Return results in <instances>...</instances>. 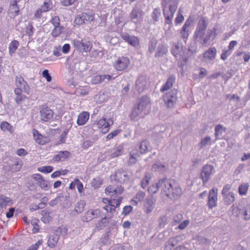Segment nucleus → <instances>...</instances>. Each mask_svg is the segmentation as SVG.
<instances>
[{
    "label": "nucleus",
    "mask_w": 250,
    "mask_h": 250,
    "mask_svg": "<svg viewBox=\"0 0 250 250\" xmlns=\"http://www.w3.org/2000/svg\"><path fill=\"white\" fill-rule=\"evenodd\" d=\"M43 12H46L52 8V3L50 1H44L40 8Z\"/></svg>",
    "instance_id": "obj_43"
},
{
    "label": "nucleus",
    "mask_w": 250,
    "mask_h": 250,
    "mask_svg": "<svg viewBox=\"0 0 250 250\" xmlns=\"http://www.w3.org/2000/svg\"><path fill=\"white\" fill-rule=\"evenodd\" d=\"M22 161H18L14 165H13L11 167V170L13 172L18 171L20 170L22 166Z\"/></svg>",
    "instance_id": "obj_50"
},
{
    "label": "nucleus",
    "mask_w": 250,
    "mask_h": 250,
    "mask_svg": "<svg viewBox=\"0 0 250 250\" xmlns=\"http://www.w3.org/2000/svg\"><path fill=\"white\" fill-rule=\"evenodd\" d=\"M155 201V199L151 196L146 198L144 204V211L146 214H149L152 212L154 208Z\"/></svg>",
    "instance_id": "obj_18"
},
{
    "label": "nucleus",
    "mask_w": 250,
    "mask_h": 250,
    "mask_svg": "<svg viewBox=\"0 0 250 250\" xmlns=\"http://www.w3.org/2000/svg\"><path fill=\"white\" fill-rule=\"evenodd\" d=\"M167 168V165L166 164H161L159 162L152 165V170L155 171L163 172Z\"/></svg>",
    "instance_id": "obj_35"
},
{
    "label": "nucleus",
    "mask_w": 250,
    "mask_h": 250,
    "mask_svg": "<svg viewBox=\"0 0 250 250\" xmlns=\"http://www.w3.org/2000/svg\"><path fill=\"white\" fill-rule=\"evenodd\" d=\"M42 243V240H38L37 243L35 244H33L31 246H30L27 250H37L40 246H41Z\"/></svg>",
    "instance_id": "obj_60"
},
{
    "label": "nucleus",
    "mask_w": 250,
    "mask_h": 250,
    "mask_svg": "<svg viewBox=\"0 0 250 250\" xmlns=\"http://www.w3.org/2000/svg\"><path fill=\"white\" fill-rule=\"evenodd\" d=\"M59 235L56 233L50 234L48 237L47 244L48 247L51 248L55 247L58 242Z\"/></svg>",
    "instance_id": "obj_24"
},
{
    "label": "nucleus",
    "mask_w": 250,
    "mask_h": 250,
    "mask_svg": "<svg viewBox=\"0 0 250 250\" xmlns=\"http://www.w3.org/2000/svg\"><path fill=\"white\" fill-rule=\"evenodd\" d=\"M214 173V167L210 165L204 166L201 170V178L203 184H206L209 180L210 177Z\"/></svg>",
    "instance_id": "obj_8"
},
{
    "label": "nucleus",
    "mask_w": 250,
    "mask_h": 250,
    "mask_svg": "<svg viewBox=\"0 0 250 250\" xmlns=\"http://www.w3.org/2000/svg\"><path fill=\"white\" fill-rule=\"evenodd\" d=\"M11 204V201L9 198L0 195V211H2L3 208L7 206H10Z\"/></svg>",
    "instance_id": "obj_31"
},
{
    "label": "nucleus",
    "mask_w": 250,
    "mask_h": 250,
    "mask_svg": "<svg viewBox=\"0 0 250 250\" xmlns=\"http://www.w3.org/2000/svg\"><path fill=\"white\" fill-rule=\"evenodd\" d=\"M34 29L32 23H29L27 27L26 33L29 36H32L34 33Z\"/></svg>",
    "instance_id": "obj_61"
},
{
    "label": "nucleus",
    "mask_w": 250,
    "mask_h": 250,
    "mask_svg": "<svg viewBox=\"0 0 250 250\" xmlns=\"http://www.w3.org/2000/svg\"><path fill=\"white\" fill-rule=\"evenodd\" d=\"M19 46V42L17 40H13L9 43L8 50L10 56H12L16 52Z\"/></svg>",
    "instance_id": "obj_33"
},
{
    "label": "nucleus",
    "mask_w": 250,
    "mask_h": 250,
    "mask_svg": "<svg viewBox=\"0 0 250 250\" xmlns=\"http://www.w3.org/2000/svg\"><path fill=\"white\" fill-rule=\"evenodd\" d=\"M42 76L46 78L47 82H49L52 80V77L49 74L48 70L47 69L44 70L42 73Z\"/></svg>",
    "instance_id": "obj_64"
},
{
    "label": "nucleus",
    "mask_w": 250,
    "mask_h": 250,
    "mask_svg": "<svg viewBox=\"0 0 250 250\" xmlns=\"http://www.w3.org/2000/svg\"><path fill=\"white\" fill-rule=\"evenodd\" d=\"M36 180L40 184V186L42 188L45 189L49 187V183L48 181L44 180L42 175L40 174H37L36 177Z\"/></svg>",
    "instance_id": "obj_36"
},
{
    "label": "nucleus",
    "mask_w": 250,
    "mask_h": 250,
    "mask_svg": "<svg viewBox=\"0 0 250 250\" xmlns=\"http://www.w3.org/2000/svg\"><path fill=\"white\" fill-rule=\"evenodd\" d=\"M70 155V153L68 151H60L54 156L53 160L56 162L63 161L69 157Z\"/></svg>",
    "instance_id": "obj_26"
},
{
    "label": "nucleus",
    "mask_w": 250,
    "mask_h": 250,
    "mask_svg": "<svg viewBox=\"0 0 250 250\" xmlns=\"http://www.w3.org/2000/svg\"><path fill=\"white\" fill-rule=\"evenodd\" d=\"M102 185V180L99 178H94L93 179L91 185L95 188H99Z\"/></svg>",
    "instance_id": "obj_49"
},
{
    "label": "nucleus",
    "mask_w": 250,
    "mask_h": 250,
    "mask_svg": "<svg viewBox=\"0 0 250 250\" xmlns=\"http://www.w3.org/2000/svg\"><path fill=\"white\" fill-rule=\"evenodd\" d=\"M67 233V228L66 227L64 226H61L59 228H58L56 230V233L60 235H62L63 236H65L66 235Z\"/></svg>",
    "instance_id": "obj_48"
},
{
    "label": "nucleus",
    "mask_w": 250,
    "mask_h": 250,
    "mask_svg": "<svg viewBox=\"0 0 250 250\" xmlns=\"http://www.w3.org/2000/svg\"><path fill=\"white\" fill-rule=\"evenodd\" d=\"M167 52L166 47L162 44H159L156 47L155 57H161L165 54Z\"/></svg>",
    "instance_id": "obj_37"
},
{
    "label": "nucleus",
    "mask_w": 250,
    "mask_h": 250,
    "mask_svg": "<svg viewBox=\"0 0 250 250\" xmlns=\"http://www.w3.org/2000/svg\"><path fill=\"white\" fill-rule=\"evenodd\" d=\"M85 206V203L84 201L81 200L76 204L74 211L77 213H81L83 211Z\"/></svg>",
    "instance_id": "obj_41"
},
{
    "label": "nucleus",
    "mask_w": 250,
    "mask_h": 250,
    "mask_svg": "<svg viewBox=\"0 0 250 250\" xmlns=\"http://www.w3.org/2000/svg\"><path fill=\"white\" fill-rule=\"evenodd\" d=\"M15 84L16 87L21 88L25 92L28 94L30 91V87L26 81L21 76H17L15 80Z\"/></svg>",
    "instance_id": "obj_16"
},
{
    "label": "nucleus",
    "mask_w": 250,
    "mask_h": 250,
    "mask_svg": "<svg viewBox=\"0 0 250 250\" xmlns=\"http://www.w3.org/2000/svg\"><path fill=\"white\" fill-rule=\"evenodd\" d=\"M1 129L3 131H8L10 133L14 132L13 126L7 122H2L0 125Z\"/></svg>",
    "instance_id": "obj_38"
},
{
    "label": "nucleus",
    "mask_w": 250,
    "mask_h": 250,
    "mask_svg": "<svg viewBox=\"0 0 250 250\" xmlns=\"http://www.w3.org/2000/svg\"><path fill=\"white\" fill-rule=\"evenodd\" d=\"M22 92H23L22 89L18 87H16L14 89V93L16 96L15 100L17 104H20L26 98L25 96L22 94Z\"/></svg>",
    "instance_id": "obj_29"
},
{
    "label": "nucleus",
    "mask_w": 250,
    "mask_h": 250,
    "mask_svg": "<svg viewBox=\"0 0 250 250\" xmlns=\"http://www.w3.org/2000/svg\"><path fill=\"white\" fill-rule=\"evenodd\" d=\"M216 28L215 27H214L212 30L208 29L207 30V32L206 35H204L203 38L202 39V40L203 41V44H207L208 43H209V42L211 39V37L213 35L214 38L216 36V32H215Z\"/></svg>",
    "instance_id": "obj_27"
},
{
    "label": "nucleus",
    "mask_w": 250,
    "mask_h": 250,
    "mask_svg": "<svg viewBox=\"0 0 250 250\" xmlns=\"http://www.w3.org/2000/svg\"><path fill=\"white\" fill-rule=\"evenodd\" d=\"M160 15V10L158 9H155L151 16L152 19L155 22L158 21L159 20Z\"/></svg>",
    "instance_id": "obj_53"
},
{
    "label": "nucleus",
    "mask_w": 250,
    "mask_h": 250,
    "mask_svg": "<svg viewBox=\"0 0 250 250\" xmlns=\"http://www.w3.org/2000/svg\"><path fill=\"white\" fill-rule=\"evenodd\" d=\"M150 179V176L149 174L146 173V174L145 177L143 178V179L142 180L141 182V187L143 188H146L149 182Z\"/></svg>",
    "instance_id": "obj_47"
},
{
    "label": "nucleus",
    "mask_w": 250,
    "mask_h": 250,
    "mask_svg": "<svg viewBox=\"0 0 250 250\" xmlns=\"http://www.w3.org/2000/svg\"><path fill=\"white\" fill-rule=\"evenodd\" d=\"M184 20V17L182 15L180 12V10H179L178 11V14L175 19V23L176 25L181 24Z\"/></svg>",
    "instance_id": "obj_56"
},
{
    "label": "nucleus",
    "mask_w": 250,
    "mask_h": 250,
    "mask_svg": "<svg viewBox=\"0 0 250 250\" xmlns=\"http://www.w3.org/2000/svg\"><path fill=\"white\" fill-rule=\"evenodd\" d=\"M120 132V130L117 129L114 131L110 133L106 136L107 140H110L116 136Z\"/></svg>",
    "instance_id": "obj_63"
},
{
    "label": "nucleus",
    "mask_w": 250,
    "mask_h": 250,
    "mask_svg": "<svg viewBox=\"0 0 250 250\" xmlns=\"http://www.w3.org/2000/svg\"><path fill=\"white\" fill-rule=\"evenodd\" d=\"M231 53L232 52L228 49L227 50H223V52L221 55V59L223 60H226L228 56H229L231 54Z\"/></svg>",
    "instance_id": "obj_58"
},
{
    "label": "nucleus",
    "mask_w": 250,
    "mask_h": 250,
    "mask_svg": "<svg viewBox=\"0 0 250 250\" xmlns=\"http://www.w3.org/2000/svg\"><path fill=\"white\" fill-rule=\"evenodd\" d=\"M89 118V113L86 111L81 112L78 116L77 123L78 125H83L86 124Z\"/></svg>",
    "instance_id": "obj_25"
},
{
    "label": "nucleus",
    "mask_w": 250,
    "mask_h": 250,
    "mask_svg": "<svg viewBox=\"0 0 250 250\" xmlns=\"http://www.w3.org/2000/svg\"><path fill=\"white\" fill-rule=\"evenodd\" d=\"M163 100L166 105L167 107H170L172 106V90H170L168 92L165 93L163 96Z\"/></svg>",
    "instance_id": "obj_32"
},
{
    "label": "nucleus",
    "mask_w": 250,
    "mask_h": 250,
    "mask_svg": "<svg viewBox=\"0 0 250 250\" xmlns=\"http://www.w3.org/2000/svg\"><path fill=\"white\" fill-rule=\"evenodd\" d=\"M113 124V121L111 118L106 120L103 118L97 121L95 125H97L99 128H101L102 132L104 134H105L109 130V127Z\"/></svg>",
    "instance_id": "obj_10"
},
{
    "label": "nucleus",
    "mask_w": 250,
    "mask_h": 250,
    "mask_svg": "<svg viewBox=\"0 0 250 250\" xmlns=\"http://www.w3.org/2000/svg\"><path fill=\"white\" fill-rule=\"evenodd\" d=\"M124 191L123 188L119 183L117 185H110L106 188L105 193L111 196V199L104 198L103 202L107 204L103 207V208L107 212V214L101 220V223H105L106 220L111 218L115 214H117L116 208H118L122 200V198L119 196Z\"/></svg>",
    "instance_id": "obj_1"
},
{
    "label": "nucleus",
    "mask_w": 250,
    "mask_h": 250,
    "mask_svg": "<svg viewBox=\"0 0 250 250\" xmlns=\"http://www.w3.org/2000/svg\"><path fill=\"white\" fill-rule=\"evenodd\" d=\"M130 175L125 171H119L115 174L114 178L115 181H118L119 183L125 182L129 180Z\"/></svg>",
    "instance_id": "obj_22"
},
{
    "label": "nucleus",
    "mask_w": 250,
    "mask_h": 250,
    "mask_svg": "<svg viewBox=\"0 0 250 250\" xmlns=\"http://www.w3.org/2000/svg\"><path fill=\"white\" fill-rule=\"evenodd\" d=\"M151 109L150 100L147 97H143L139 103L135 106L130 114L131 120L137 121L144 118Z\"/></svg>",
    "instance_id": "obj_2"
},
{
    "label": "nucleus",
    "mask_w": 250,
    "mask_h": 250,
    "mask_svg": "<svg viewBox=\"0 0 250 250\" xmlns=\"http://www.w3.org/2000/svg\"><path fill=\"white\" fill-rule=\"evenodd\" d=\"M88 88L86 87H80L77 90V93L81 95H87L88 93Z\"/></svg>",
    "instance_id": "obj_59"
},
{
    "label": "nucleus",
    "mask_w": 250,
    "mask_h": 250,
    "mask_svg": "<svg viewBox=\"0 0 250 250\" xmlns=\"http://www.w3.org/2000/svg\"><path fill=\"white\" fill-rule=\"evenodd\" d=\"M224 202L227 205H230L235 200L234 194L232 192H228V194L224 195Z\"/></svg>",
    "instance_id": "obj_39"
},
{
    "label": "nucleus",
    "mask_w": 250,
    "mask_h": 250,
    "mask_svg": "<svg viewBox=\"0 0 250 250\" xmlns=\"http://www.w3.org/2000/svg\"><path fill=\"white\" fill-rule=\"evenodd\" d=\"M163 184L164 187H163L162 188V194L170 198L172 192V185L169 181L167 180H161L158 183L153 184L148 188V192L152 194L156 193L158 190L160 185H162Z\"/></svg>",
    "instance_id": "obj_4"
},
{
    "label": "nucleus",
    "mask_w": 250,
    "mask_h": 250,
    "mask_svg": "<svg viewBox=\"0 0 250 250\" xmlns=\"http://www.w3.org/2000/svg\"><path fill=\"white\" fill-rule=\"evenodd\" d=\"M84 22H90L94 20V15L91 12L83 13L82 14Z\"/></svg>",
    "instance_id": "obj_44"
},
{
    "label": "nucleus",
    "mask_w": 250,
    "mask_h": 250,
    "mask_svg": "<svg viewBox=\"0 0 250 250\" xmlns=\"http://www.w3.org/2000/svg\"><path fill=\"white\" fill-rule=\"evenodd\" d=\"M217 189L212 188L209 192L208 204L209 208H212L217 205Z\"/></svg>",
    "instance_id": "obj_15"
},
{
    "label": "nucleus",
    "mask_w": 250,
    "mask_h": 250,
    "mask_svg": "<svg viewBox=\"0 0 250 250\" xmlns=\"http://www.w3.org/2000/svg\"><path fill=\"white\" fill-rule=\"evenodd\" d=\"M50 22L54 26H60V18L58 16H54L53 17Z\"/></svg>",
    "instance_id": "obj_57"
},
{
    "label": "nucleus",
    "mask_w": 250,
    "mask_h": 250,
    "mask_svg": "<svg viewBox=\"0 0 250 250\" xmlns=\"http://www.w3.org/2000/svg\"><path fill=\"white\" fill-rule=\"evenodd\" d=\"M171 87L172 79L171 78H169L167 83L164 85H163V86L161 88V91L165 92V91L169 90Z\"/></svg>",
    "instance_id": "obj_46"
},
{
    "label": "nucleus",
    "mask_w": 250,
    "mask_h": 250,
    "mask_svg": "<svg viewBox=\"0 0 250 250\" xmlns=\"http://www.w3.org/2000/svg\"><path fill=\"white\" fill-rule=\"evenodd\" d=\"M182 194V191L179 184L173 181V197L178 198Z\"/></svg>",
    "instance_id": "obj_30"
},
{
    "label": "nucleus",
    "mask_w": 250,
    "mask_h": 250,
    "mask_svg": "<svg viewBox=\"0 0 250 250\" xmlns=\"http://www.w3.org/2000/svg\"><path fill=\"white\" fill-rule=\"evenodd\" d=\"M192 24V21L189 18L186 21L181 31V34L183 38L187 39L188 38V32Z\"/></svg>",
    "instance_id": "obj_20"
},
{
    "label": "nucleus",
    "mask_w": 250,
    "mask_h": 250,
    "mask_svg": "<svg viewBox=\"0 0 250 250\" xmlns=\"http://www.w3.org/2000/svg\"><path fill=\"white\" fill-rule=\"evenodd\" d=\"M226 128L221 125H217L215 127V136L216 140L218 139V136L222 134L223 131H225Z\"/></svg>",
    "instance_id": "obj_42"
},
{
    "label": "nucleus",
    "mask_w": 250,
    "mask_h": 250,
    "mask_svg": "<svg viewBox=\"0 0 250 250\" xmlns=\"http://www.w3.org/2000/svg\"><path fill=\"white\" fill-rule=\"evenodd\" d=\"M163 14L165 18V23L164 26L166 31L170 32L172 18V3L171 0H163Z\"/></svg>",
    "instance_id": "obj_5"
},
{
    "label": "nucleus",
    "mask_w": 250,
    "mask_h": 250,
    "mask_svg": "<svg viewBox=\"0 0 250 250\" xmlns=\"http://www.w3.org/2000/svg\"><path fill=\"white\" fill-rule=\"evenodd\" d=\"M211 138L209 136H206L203 139L199 144L200 148H203L208 144H210Z\"/></svg>",
    "instance_id": "obj_52"
},
{
    "label": "nucleus",
    "mask_w": 250,
    "mask_h": 250,
    "mask_svg": "<svg viewBox=\"0 0 250 250\" xmlns=\"http://www.w3.org/2000/svg\"><path fill=\"white\" fill-rule=\"evenodd\" d=\"M73 44L76 49L81 52H89L91 48L89 42L83 40H74L73 41Z\"/></svg>",
    "instance_id": "obj_13"
},
{
    "label": "nucleus",
    "mask_w": 250,
    "mask_h": 250,
    "mask_svg": "<svg viewBox=\"0 0 250 250\" xmlns=\"http://www.w3.org/2000/svg\"><path fill=\"white\" fill-rule=\"evenodd\" d=\"M19 11L18 6H9L8 14L11 18L14 19L19 14Z\"/></svg>",
    "instance_id": "obj_34"
},
{
    "label": "nucleus",
    "mask_w": 250,
    "mask_h": 250,
    "mask_svg": "<svg viewBox=\"0 0 250 250\" xmlns=\"http://www.w3.org/2000/svg\"><path fill=\"white\" fill-rule=\"evenodd\" d=\"M139 151L137 148H132L129 151L128 163L130 165L135 164L140 154H145L151 150V146L149 142L146 140L141 142L139 146Z\"/></svg>",
    "instance_id": "obj_3"
},
{
    "label": "nucleus",
    "mask_w": 250,
    "mask_h": 250,
    "mask_svg": "<svg viewBox=\"0 0 250 250\" xmlns=\"http://www.w3.org/2000/svg\"><path fill=\"white\" fill-rule=\"evenodd\" d=\"M42 216L41 218V220L45 223H49L52 220V217L49 214L44 210L42 211Z\"/></svg>",
    "instance_id": "obj_45"
},
{
    "label": "nucleus",
    "mask_w": 250,
    "mask_h": 250,
    "mask_svg": "<svg viewBox=\"0 0 250 250\" xmlns=\"http://www.w3.org/2000/svg\"><path fill=\"white\" fill-rule=\"evenodd\" d=\"M147 83V79L144 76H140L136 82V88L139 92H142Z\"/></svg>",
    "instance_id": "obj_21"
},
{
    "label": "nucleus",
    "mask_w": 250,
    "mask_h": 250,
    "mask_svg": "<svg viewBox=\"0 0 250 250\" xmlns=\"http://www.w3.org/2000/svg\"><path fill=\"white\" fill-rule=\"evenodd\" d=\"M208 25V22L206 18H201L199 20L193 35V38L195 41L199 42L202 40L205 35Z\"/></svg>",
    "instance_id": "obj_6"
},
{
    "label": "nucleus",
    "mask_w": 250,
    "mask_h": 250,
    "mask_svg": "<svg viewBox=\"0 0 250 250\" xmlns=\"http://www.w3.org/2000/svg\"><path fill=\"white\" fill-rule=\"evenodd\" d=\"M121 37L124 40L132 46H136L139 44V40L135 36H129L128 34L124 33L121 35Z\"/></svg>",
    "instance_id": "obj_23"
},
{
    "label": "nucleus",
    "mask_w": 250,
    "mask_h": 250,
    "mask_svg": "<svg viewBox=\"0 0 250 250\" xmlns=\"http://www.w3.org/2000/svg\"><path fill=\"white\" fill-rule=\"evenodd\" d=\"M145 195L146 194L145 192L141 191H139L136 194L135 196L133 198L132 201L134 203L135 205H137L138 202L143 201V200L145 197Z\"/></svg>",
    "instance_id": "obj_40"
},
{
    "label": "nucleus",
    "mask_w": 250,
    "mask_h": 250,
    "mask_svg": "<svg viewBox=\"0 0 250 250\" xmlns=\"http://www.w3.org/2000/svg\"><path fill=\"white\" fill-rule=\"evenodd\" d=\"M144 12L137 7H134L130 14L131 21L135 24L141 23L143 21Z\"/></svg>",
    "instance_id": "obj_11"
},
{
    "label": "nucleus",
    "mask_w": 250,
    "mask_h": 250,
    "mask_svg": "<svg viewBox=\"0 0 250 250\" xmlns=\"http://www.w3.org/2000/svg\"><path fill=\"white\" fill-rule=\"evenodd\" d=\"M53 168L51 166H44L38 168V170L44 173H48L53 171Z\"/></svg>",
    "instance_id": "obj_54"
},
{
    "label": "nucleus",
    "mask_w": 250,
    "mask_h": 250,
    "mask_svg": "<svg viewBox=\"0 0 250 250\" xmlns=\"http://www.w3.org/2000/svg\"><path fill=\"white\" fill-rule=\"evenodd\" d=\"M102 216V211L99 209H90L87 210L82 217V220L88 222L94 218Z\"/></svg>",
    "instance_id": "obj_12"
},
{
    "label": "nucleus",
    "mask_w": 250,
    "mask_h": 250,
    "mask_svg": "<svg viewBox=\"0 0 250 250\" xmlns=\"http://www.w3.org/2000/svg\"><path fill=\"white\" fill-rule=\"evenodd\" d=\"M216 49L215 47L209 48L203 54V61L206 62H209L213 61L216 55Z\"/></svg>",
    "instance_id": "obj_17"
},
{
    "label": "nucleus",
    "mask_w": 250,
    "mask_h": 250,
    "mask_svg": "<svg viewBox=\"0 0 250 250\" xmlns=\"http://www.w3.org/2000/svg\"><path fill=\"white\" fill-rule=\"evenodd\" d=\"M130 60L127 57H120L116 59L113 63V67L117 71H123L127 68Z\"/></svg>",
    "instance_id": "obj_7"
},
{
    "label": "nucleus",
    "mask_w": 250,
    "mask_h": 250,
    "mask_svg": "<svg viewBox=\"0 0 250 250\" xmlns=\"http://www.w3.org/2000/svg\"><path fill=\"white\" fill-rule=\"evenodd\" d=\"M249 188L248 184L241 185L239 187L238 191L240 195H245L247 192Z\"/></svg>",
    "instance_id": "obj_51"
},
{
    "label": "nucleus",
    "mask_w": 250,
    "mask_h": 250,
    "mask_svg": "<svg viewBox=\"0 0 250 250\" xmlns=\"http://www.w3.org/2000/svg\"><path fill=\"white\" fill-rule=\"evenodd\" d=\"M238 213L236 216L240 217L245 221L250 220V205H247L242 208H237Z\"/></svg>",
    "instance_id": "obj_14"
},
{
    "label": "nucleus",
    "mask_w": 250,
    "mask_h": 250,
    "mask_svg": "<svg viewBox=\"0 0 250 250\" xmlns=\"http://www.w3.org/2000/svg\"><path fill=\"white\" fill-rule=\"evenodd\" d=\"M33 135L36 142L39 145H43L48 141V139L46 137L39 133V131L35 129H33Z\"/></svg>",
    "instance_id": "obj_19"
},
{
    "label": "nucleus",
    "mask_w": 250,
    "mask_h": 250,
    "mask_svg": "<svg viewBox=\"0 0 250 250\" xmlns=\"http://www.w3.org/2000/svg\"><path fill=\"white\" fill-rule=\"evenodd\" d=\"M54 112L47 106H42L40 109V117L41 121L46 122L51 121L53 117Z\"/></svg>",
    "instance_id": "obj_9"
},
{
    "label": "nucleus",
    "mask_w": 250,
    "mask_h": 250,
    "mask_svg": "<svg viewBox=\"0 0 250 250\" xmlns=\"http://www.w3.org/2000/svg\"><path fill=\"white\" fill-rule=\"evenodd\" d=\"M62 28L60 26H54V28L51 33L52 35L55 37L59 36L62 32Z\"/></svg>",
    "instance_id": "obj_55"
},
{
    "label": "nucleus",
    "mask_w": 250,
    "mask_h": 250,
    "mask_svg": "<svg viewBox=\"0 0 250 250\" xmlns=\"http://www.w3.org/2000/svg\"><path fill=\"white\" fill-rule=\"evenodd\" d=\"M74 22L75 24L78 25H82V24L85 23L83 18L82 15L77 16L74 21Z\"/></svg>",
    "instance_id": "obj_62"
},
{
    "label": "nucleus",
    "mask_w": 250,
    "mask_h": 250,
    "mask_svg": "<svg viewBox=\"0 0 250 250\" xmlns=\"http://www.w3.org/2000/svg\"><path fill=\"white\" fill-rule=\"evenodd\" d=\"M124 150L123 145L121 144L117 146L111 150L110 157L113 158L121 155L124 152Z\"/></svg>",
    "instance_id": "obj_28"
}]
</instances>
